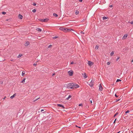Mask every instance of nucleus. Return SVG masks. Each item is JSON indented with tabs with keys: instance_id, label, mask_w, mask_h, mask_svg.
Instances as JSON below:
<instances>
[{
	"instance_id": "41",
	"label": "nucleus",
	"mask_w": 133,
	"mask_h": 133,
	"mask_svg": "<svg viewBox=\"0 0 133 133\" xmlns=\"http://www.w3.org/2000/svg\"><path fill=\"white\" fill-rule=\"evenodd\" d=\"M130 23V24H133V21H131Z\"/></svg>"
},
{
	"instance_id": "21",
	"label": "nucleus",
	"mask_w": 133,
	"mask_h": 133,
	"mask_svg": "<svg viewBox=\"0 0 133 133\" xmlns=\"http://www.w3.org/2000/svg\"><path fill=\"white\" fill-rule=\"evenodd\" d=\"M25 72L24 71H23L22 72V76H24L25 75Z\"/></svg>"
},
{
	"instance_id": "27",
	"label": "nucleus",
	"mask_w": 133,
	"mask_h": 133,
	"mask_svg": "<svg viewBox=\"0 0 133 133\" xmlns=\"http://www.w3.org/2000/svg\"><path fill=\"white\" fill-rule=\"evenodd\" d=\"M79 13V11H76L75 12V14L76 15L78 14Z\"/></svg>"
},
{
	"instance_id": "31",
	"label": "nucleus",
	"mask_w": 133,
	"mask_h": 133,
	"mask_svg": "<svg viewBox=\"0 0 133 133\" xmlns=\"http://www.w3.org/2000/svg\"><path fill=\"white\" fill-rule=\"evenodd\" d=\"M120 99H116L115 101L116 102H117V101H119L120 100Z\"/></svg>"
},
{
	"instance_id": "33",
	"label": "nucleus",
	"mask_w": 133,
	"mask_h": 133,
	"mask_svg": "<svg viewBox=\"0 0 133 133\" xmlns=\"http://www.w3.org/2000/svg\"><path fill=\"white\" fill-rule=\"evenodd\" d=\"M95 49H97L98 48V46L97 45H96L95 46Z\"/></svg>"
},
{
	"instance_id": "18",
	"label": "nucleus",
	"mask_w": 133,
	"mask_h": 133,
	"mask_svg": "<svg viewBox=\"0 0 133 133\" xmlns=\"http://www.w3.org/2000/svg\"><path fill=\"white\" fill-rule=\"evenodd\" d=\"M39 98H35L34 99L33 101L35 102L36 101H37V100Z\"/></svg>"
},
{
	"instance_id": "50",
	"label": "nucleus",
	"mask_w": 133,
	"mask_h": 133,
	"mask_svg": "<svg viewBox=\"0 0 133 133\" xmlns=\"http://www.w3.org/2000/svg\"><path fill=\"white\" fill-rule=\"evenodd\" d=\"M44 110L43 109H41V111L42 112L43 111H44Z\"/></svg>"
},
{
	"instance_id": "24",
	"label": "nucleus",
	"mask_w": 133,
	"mask_h": 133,
	"mask_svg": "<svg viewBox=\"0 0 133 133\" xmlns=\"http://www.w3.org/2000/svg\"><path fill=\"white\" fill-rule=\"evenodd\" d=\"M121 81V79H117V80L116 82H120V81Z\"/></svg>"
},
{
	"instance_id": "36",
	"label": "nucleus",
	"mask_w": 133,
	"mask_h": 133,
	"mask_svg": "<svg viewBox=\"0 0 133 133\" xmlns=\"http://www.w3.org/2000/svg\"><path fill=\"white\" fill-rule=\"evenodd\" d=\"M47 117L46 116H45V115H44L43 117V119H44L45 118H46L47 117Z\"/></svg>"
},
{
	"instance_id": "32",
	"label": "nucleus",
	"mask_w": 133,
	"mask_h": 133,
	"mask_svg": "<svg viewBox=\"0 0 133 133\" xmlns=\"http://www.w3.org/2000/svg\"><path fill=\"white\" fill-rule=\"evenodd\" d=\"M130 112V111L129 110H127L125 112V114H127L129 113Z\"/></svg>"
},
{
	"instance_id": "19",
	"label": "nucleus",
	"mask_w": 133,
	"mask_h": 133,
	"mask_svg": "<svg viewBox=\"0 0 133 133\" xmlns=\"http://www.w3.org/2000/svg\"><path fill=\"white\" fill-rule=\"evenodd\" d=\"M53 16H54L55 17H57L58 16V15L56 13H53Z\"/></svg>"
},
{
	"instance_id": "5",
	"label": "nucleus",
	"mask_w": 133,
	"mask_h": 133,
	"mask_svg": "<svg viewBox=\"0 0 133 133\" xmlns=\"http://www.w3.org/2000/svg\"><path fill=\"white\" fill-rule=\"evenodd\" d=\"M49 20V19L47 18H45V19H41V21L43 22H47V21H48Z\"/></svg>"
},
{
	"instance_id": "29",
	"label": "nucleus",
	"mask_w": 133,
	"mask_h": 133,
	"mask_svg": "<svg viewBox=\"0 0 133 133\" xmlns=\"http://www.w3.org/2000/svg\"><path fill=\"white\" fill-rule=\"evenodd\" d=\"M22 55L21 54H19V55L18 56V58H19V57H21L22 56Z\"/></svg>"
},
{
	"instance_id": "26",
	"label": "nucleus",
	"mask_w": 133,
	"mask_h": 133,
	"mask_svg": "<svg viewBox=\"0 0 133 133\" xmlns=\"http://www.w3.org/2000/svg\"><path fill=\"white\" fill-rule=\"evenodd\" d=\"M118 112H116L114 116V117H115L116 115H118Z\"/></svg>"
},
{
	"instance_id": "43",
	"label": "nucleus",
	"mask_w": 133,
	"mask_h": 133,
	"mask_svg": "<svg viewBox=\"0 0 133 133\" xmlns=\"http://www.w3.org/2000/svg\"><path fill=\"white\" fill-rule=\"evenodd\" d=\"M52 45H50L49 46L48 48H50L51 47V46Z\"/></svg>"
},
{
	"instance_id": "54",
	"label": "nucleus",
	"mask_w": 133,
	"mask_h": 133,
	"mask_svg": "<svg viewBox=\"0 0 133 133\" xmlns=\"http://www.w3.org/2000/svg\"><path fill=\"white\" fill-rule=\"evenodd\" d=\"M81 32V33H83V34H84V33L83 32H82V31Z\"/></svg>"
},
{
	"instance_id": "52",
	"label": "nucleus",
	"mask_w": 133,
	"mask_h": 133,
	"mask_svg": "<svg viewBox=\"0 0 133 133\" xmlns=\"http://www.w3.org/2000/svg\"><path fill=\"white\" fill-rule=\"evenodd\" d=\"M121 132L120 131H119V132H117V133H119V132Z\"/></svg>"
},
{
	"instance_id": "47",
	"label": "nucleus",
	"mask_w": 133,
	"mask_h": 133,
	"mask_svg": "<svg viewBox=\"0 0 133 133\" xmlns=\"http://www.w3.org/2000/svg\"><path fill=\"white\" fill-rule=\"evenodd\" d=\"M78 1L79 2H82V0H79Z\"/></svg>"
},
{
	"instance_id": "23",
	"label": "nucleus",
	"mask_w": 133,
	"mask_h": 133,
	"mask_svg": "<svg viewBox=\"0 0 133 133\" xmlns=\"http://www.w3.org/2000/svg\"><path fill=\"white\" fill-rule=\"evenodd\" d=\"M114 54V52L113 51H112L111 53H110V55L111 56H112Z\"/></svg>"
},
{
	"instance_id": "2",
	"label": "nucleus",
	"mask_w": 133,
	"mask_h": 133,
	"mask_svg": "<svg viewBox=\"0 0 133 133\" xmlns=\"http://www.w3.org/2000/svg\"><path fill=\"white\" fill-rule=\"evenodd\" d=\"M66 28H63L62 27H60L59 29L60 30L65 32H66Z\"/></svg>"
},
{
	"instance_id": "11",
	"label": "nucleus",
	"mask_w": 133,
	"mask_h": 133,
	"mask_svg": "<svg viewBox=\"0 0 133 133\" xmlns=\"http://www.w3.org/2000/svg\"><path fill=\"white\" fill-rule=\"evenodd\" d=\"M30 44V42H29L27 41H26L24 45L25 46H27L28 45Z\"/></svg>"
},
{
	"instance_id": "53",
	"label": "nucleus",
	"mask_w": 133,
	"mask_h": 133,
	"mask_svg": "<svg viewBox=\"0 0 133 133\" xmlns=\"http://www.w3.org/2000/svg\"><path fill=\"white\" fill-rule=\"evenodd\" d=\"M78 127L79 128H81V127Z\"/></svg>"
},
{
	"instance_id": "42",
	"label": "nucleus",
	"mask_w": 133,
	"mask_h": 133,
	"mask_svg": "<svg viewBox=\"0 0 133 133\" xmlns=\"http://www.w3.org/2000/svg\"><path fill=\"white\" fill-rule=\"evenodd\" d=\"M90 102L91 104L92 105H93V104H92V100H91L90 101Z\"/></svg>"
},
{
	"instance_id": "49",
	"label": "nucleus",
	"mask_w": 133,
	"mask_h": 133,
	"mask_svg": "<svg viewBox=\"0 0 133 133\" xmlns=\"http://www.w3.org/2000/svg\"><path fill=\"white\" fill-rule=\"evenodd\" d=\"M110 7L111 8L112 7V5H111L110 6Z\"/></svg>"
},
{
	"instance_id": "34",
	"label": "nucleus",
	"mask_w": 133,
	"mask_h": 133,
	"mask_svg": "<svg viewBox=\"0 0 133 133\" xmlns=\"http://www.w3.org/2000/svg\"><path fill=\"white\" fill-rule=\"evenodd\" d=\"M78 106H83V105H82V103H80V104H79L78 105Z\"/></svg>"
},
{
	"instance_id": "4",
	"label": "nucleus",
	"mask_w": 133,
	"mask_h": 133,
	"mask_svg": "<svg viewBox=\"0 0 133 133\" xmlns=\"http://www.w3.org/2000/svg\"><path fill=\"white\" fill-rule=\"evenodd\" d=\"M74 85L73 88H77L79 87V85L76 84L74 83Z\"/></svg>"
},
{
	"instance_id": "3",
	"label": "nucleus",
	"mask_w": 133,
	"mask_h": 133,
	"mask_svg": "<svg viewBox=\"0 0 133 133\" xmlns=\"http://www.w3.org/2000/svg\"><path fill=\"white\" fill-rule=\"evenodd\" d=\"M68 73L69 75L70 76H71L73 75V72L72 70H71L68 71Z\"/></svg>"
},
{
	"instance_id": "8",
	"label": "nucleus",
	"mask_w": 133,
	"mask_h": 133,
	"mask_svg": "<svg viewBox=\"0 0 133 133\" xmlns=\"http://www.w3.org/2000/svg\"><path fill=\"white\" fill-rule=\"evenodd\" d=\"M99 90L100 91H102V90L103 88L101 84H99Z\"/></svg>"
},
{
	"instance_id": "25",
	"label": "nucleus",
	"mask_w": 133,
	"mask_h": 133,
	"mask_svg": "<svg viewBox=\"0 0 133 133\" xmlns=\"http://www.w3.org/2000/svg\"><path fill=\"white\" fill-rule=\"evenodd\" d=\"M58 37L57 36H55V37H52V38L53 39H55L58 38Z\"/></svg>"
},
{
	"instance_id": "45",
	"label": "nucleus",
	"mask_w": 133,
	"mask_h": 133,
	"mask_svg": "<svg viewBox=\"0 0 133 133\" xmlns=\"http://www.w3.org/2000/svg\"><path fill=\"white\" fill-rule=\"evenodd\" d=\"M36 65H37V64H36V63H34V64H33V65H34V66H36Z\"/></svg>"
},
{
	"instance_id": "44",
	"label": "nucleus",
	"mask_w": 133,
	"mask_h": 133,
	"mask_svg": "<svg viewBox=\"0 0 133 133\" xmlns=\"http://www.w3.org/2000/svg\"><path fill=\"white\" fill-rule=\"evenodd\" d=\"M42 113H44L45 115L46 114V113H46V111H44V112H43Z\"/></svg>"
},
{
	"instance_id": "16",
	"label": "nucleus",
	"mask_w": 133,
	"mask_h": 133,
	"mask_svg": "<svg viewBox=\"0 0 133 133\" xmlns=\"http://www.w3.org/2000/svg\"><path fill=\"white\" fill-rule=\"evenodd\" d=\"M26 79V78H23V80L21 82V83H24L25 82V80Z\"/></svg>"
},
{
	"instance_id": "7",
	"label": "nucleus",
	"mask_w": 133,
	"mask_h": 133,
	"mask_svg": "<svg viewBox=\"0 0 133 133\" xmlns=\"http://www.w3.org/2000/svg\"><path fill=\"white\" fill-rule=\"evenodd\" d=\"M94 81H93L92 80H91V82L90 83V84H89V85L91 87H93L94 85L93 83L94 82Z\"/></svg>"
},
{
	"instance_id": "28",
	"label": "nucleus",
	"mask_w": 133,
	"mask_h": 133,
	"mask_svg": "<svg viewBox=\"0 0 133 133\" xmlns=\"http://www.w3.org/2000/svg\"><path fill=\"white\" fill-rule=\"evenodd\" d=\"M36 10L35 9H34L32 10V12H36Z\"/></svg>"
},
{
	"instance_id": "9",
	"label": "nucleus",
	"mask_w": 133,
	"mask_h": 133,
	"mask_svg": "<svg viewBox=\"0 0 133 133\" xmlns=\"http://www.w3.org/2000/svg\"><path fill=\"white\" fill-rule=\"evenodd\" d=\"M57 107H61L62 108H63L64 109L65 108L62 105L60 104H57Z\"/></svg>"
},
{
	"instance_id": "13",
	"label": "nucleus",
	"mask_w": 133,
	"mask_h": 133,
	"mask_svg": "<svg viewBox=\"0 0 133 133\" xmlns=\"http://www.w3.org/2000/svg\"><path fill=\"white\" fill-rule=\"evenodd\" d=\"M82 75L84 78H86L87 77V76L85 73L83 74Z\"/></svg>"
},
{
	"instance_id": "10",
	"label": "nucleus",
	"mask_w": 133,
	"mask_h": 133,
	"mask_svg": "<svg viewBox=\"0 0 133 133\" xmlns=\"http://www.w3.org/2000/svg\"><path fill=\"white\" fill-rule=\"evenodd\" d=\"M66 32H70L71 31H73L74 30L73 29H68L67 28H66Z\"/></svg>"
},
{
	"instance_id": "15",
	"label": "nucleus",
	"mask_w": 133,
	"mask_h": 133,
	"mask_svg": "<svg viewBox=\"0 0 133 133\" xmlns=\"http://www.w3.org/2000/svg\"><path fill=\"white\" fill-rule=\"evenodd\" d=\"M36 30L39 32H41L42 31L41 29L39 28H38L36 29Z\"/></svg>"
},
{
	"instance_id": "12",
	"label": "nucleus",
	"mask_w": 133,
	"mask_h": 133,
	"mask_svg": "<svg viewBox=\"0 0 133 133\" xmlns=\"http://www.w3.org/2000/svg\"><path fill=\"white\" fill-rule=\"evenodd\" d=\"M16 95V93L14 94L12 96L10 97V98L11 99L15 97V96Z\"/></svg>"
},
{
	"instance_id": "38",
	"label": "nucleus",
	"mask_w": 133,
	"mask_h": 133,
	"mask_svg": "<svg viewBox=\"0 0 133 133\" xmlns=\"http://www.w3.org/2000/svg\"><path fill=\"white\" fill-rule=\"evenodd\" d=\"M32 4L34 5L35 6L36 5V4L35 3H33Z\"/></svg>"
},
{
	"instance_id": "1",
	"label": "nucleus",
	"mask_w": 133,
	"mask_h": 133,
	"mask_svg": "<svg viewBox=\"0 0 133 133\" xmlns=\"http://www.w3.org/2000/svg\"><path fill=\"white\" fill-rule=\"evenodd\" d=\"M74 83H70L64 85V87L68 88L73 89Z\"/></svg>"
},
{
	"instance_id": "39",
	"label": "nucleus",
	"mask_w": 133,
	"mask_h": 133,
	"mask_svg": "<svg viewBox=\"0 0 133 133\" xmlns=\"http://www.w3.org/2000/svg\"><path fill=\"white\" fill-rule=\"evenodd\" d=\"M116 120V118L115 119V120L114 121V122H113L114 123H115Z\"/></svg>"
},
{
	"instance_id": "14",
	"label": "nucleus",
	"mask_w": 133,
	"mask_h": 133,
	"mask_svg": "<svg viewBox=\"0 0 133 133\" xmlns=\"http://www.w3.org/2000/svg\"><path fill=\"white\" fill-rule=\"evenodd\" d=\"M18 18L20 19H22L23 17L22 15L21 14H19L18 15Z\"/></svg>"
},
{
	"instance_id": "37",
	"label": "nucleus",
	"mask_w": 133,
	"mask_h": 133,
	"mask_svg": "<svg viewBox=\"0 0 133 133\" xmlns=\"http://www.w3.org/2000/svg\"><path fill=\"white\" fill-rule=\"evenodd\" d=\"M110 62H108L107 63V65H109L110 64Z\"/></svg>"
},
{
	"instance_id": "55",
	"label": "nucleus",
	"mask_w": 133,
	"mask_h": 133,
	"mask_svg": "<svg viewBox=\"0 0 133 133\" xmlns=\"http://www.w3.org/2000/svg\"><path fill=\"white\" fill-rule=\"evenodd\" d=\"M133 61V58L132 60L131 61V62H132Z\"/></svg>"
},
{
	"instance_id": "40",
	"label": "nucleus",
	"mask_w": 133,
	"mask_h": 133,
	"mask_svg": "<svg viewBox=\"0 0 133 133\" xmlns=\"http://www.w3.org/2000/svg\"><path fill=\"white\" fill-rule=\"evenodd\" d=\"M115 96L116 97H118V96L116 94H115Z\"/></svg>"
},
{
	"instance_id": "20",
	"label": "nucleus",
	"mask_w": 133,
	"mask_h": 133,
	"mask_svg": "<svg viewBox=\"0 0 133 133\" xmlns=\"http://www.w3.org/2000/svg\"><path fill=\"white\" fill-rule=\"evenodd\" d=\"M128 36V35L127 34L125 35L123 37V39H124V38H125V37H127Z\"/></svg>"
},
{
	"instance_id": "56",
	"label": "nucleus",
	"mask_w": 133,
	"mask_h": 133,
	"mask_svg": "<svg viewBox=\"0 0 133 133\" xmlns=\"http://www.w3.org/2000/svg\"><path fill=\"white\" fill-rule=\"evenodd\" d=\"M11 61H13V60H11Z\"/></svg>"
},
{
	"instance_id": "35",
	"label": "nucleus",
	"mask_w": 133,
	"mask_h": 133,
	"mask_svg": "<svg viewBox=\"0 0 133 133\" xmlns=\"http://www.w3.org/2000/svg\"><path fill=\"white\" fill-rule=\"evenodd\" d=\"M120 58L119 57H118L116 59V61H117Z\"/></svg>"
},
{
	"instance_id": "6",
	"label": "nucleus",
	"mask_w": 133,
	"mask_h": 133,
	"mask_svg": "<svg viewBox=\"0 0 133 133\" xmlns=\"http://www.w3.org/2000/svg\"><path fill=\"white\" fill-rule=\"evenodd\" d=\"M88 64L89 66H91L94 64V63L91 61H89L88 62Z\"/></svg>"
},
{
	"instance_id": "30",
	"label": "nucleus",
	"mask_w": 133,
	"mask_h": 133,
	"mask_svg": "<svg viewBox=\"0 0 133 133\" xmlns=\"http://www.w3.org/2000/svg\"><path fill=\"white\" fill-rule=\"evenodd\" d=\"M6 13L5 12H2V14L3 15H5L6 14Z\"/></svg>"
},
{
	"instance_id": "17",
	"label": "nucleus",
	"mask_w": 133,
	"mask_h": 133,
	"mask_svg": "<svg viewBox=\"0 0 133 133\" xmlns=\"http://www.w3.org/2000/svg\"><path fill=\"white\" fill-rule=\"evenodd\" d=\"M71 97V95H69L68 97L66 98V100H69V99Z\"/></svg>"
},
{
	"instance_id": "51",
	"label": "nucleus",
	"mask_w": 133,
	"mask_h": 133,
	"mask_svg": "<svg viewBox=\"0 0 133 133\" xmlns=\"http://www.w3.org/2000/svg\"><path fill=\"white\" fill-rule=\"evenodd\" d=\"M55 75V73H53V74H52V76H53L54 75Z\"/></svg>"
},
{
	"instance_id": "48",
	"label": "nucleus",
	"mask_w": 133,
	"mask_h": 133,
	"mask_svg": "<svg viewBox=\"0 0 133 133\" xmlns=\"http://www.w3.org/2000/svg\"><path fill=\"white\" fill-rule=\"evenodd\" d=\"M3 82H0V83L1 84H3Z\"/></svg>"
},
{
	"instance_id": "46",
	"label": "nucleus",
	"mask_w": 133,
	"mask_h": 133,
	"mask_svg": "<svg viewBox=\"0 0 133 133\" xmlns=\"http://www.w3.org/2000/svg\"><path fill=\"white\" fill-rule=\"evenodd\" d=\"M74 63L73 62H71V63H70V64H73Z\"/></svg>"
},
{
	"instance_id": "22",
	"label": "nucleus",
	"mask_w": 133,
	"mask_h": 133,
	"mask_svg": "<svg viewBox=\"0 0 133 133\" xmlns=\"http://www.w3.org/2000/svg\"><path fill=\"white\" fill-rule=\"evenodd\" d=\"M102 18L103 20H104L107 19L108 18V17L104 16Z\"/></svg>"
}]
</instances>
